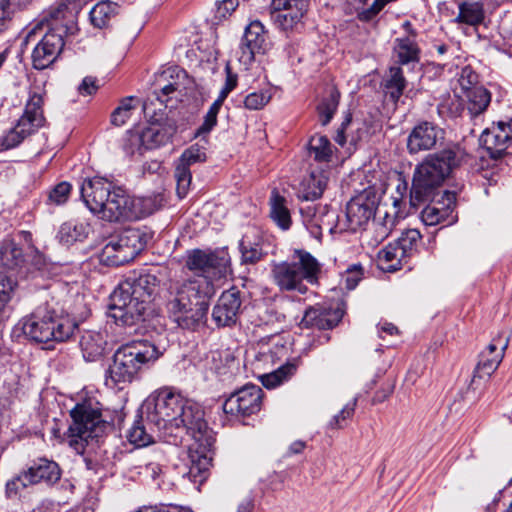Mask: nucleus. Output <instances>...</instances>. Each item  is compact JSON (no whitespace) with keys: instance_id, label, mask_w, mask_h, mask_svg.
<instances>
[{"instance_id":"7","label":"nucleus","mask_w":512,"mask_h":512,"mask_svg":"<svg viewBox=\"0 0 512 512\" xmlns=\"http://www.w3.org/2000/svg\"><path fill=\"white\" fill-rule=\"evenodd\" d=\"M159 283L157 276L151 272H133L127 276L111 295V317L127 326L144 320L157 294Z\"/></svg>"},{"instance_id":"37","label":"nucleus","mask_w":512,"mask_h":512,"mask_svg":"<svg viewBox=\"0 0 512 512\" xmlns=\"http://www.w3.org/2000/svg\"><path fill=\"white\" fill-rule=\"evenodd\" d=\"M145 422L147 423L145 413L142 410L139 419L134 421L127 432L128 441L136 447H144L153 442V436L147 431Z\"/></svg>"},{"instance_id":"14","label":"nucleus","mask_w":512,"mask_h":512,"mask_svg":"<svg viewBox=\"0 0 512 512\" xmlns=\"http://www.w3.org/2000/svg\"><path fill=\"white\" fill-rule=\"evenodd\" d=\"M264 393L260 386L247 384L232 393L223 404L226 414L250 416L261 410Z\"/></svg>"},{"instance_id":"15","label":"nucleus","mask_w":512,"mask_h":512,"mask_svg":"<svg viewBox=\"0 0 512 512\" xmlns=\"http://www.w3.org/2000/svg\"><path fill=\"white\" fill-rule=\"evenodd\" d=\"M310 0H272L271 19L282 30L297 28L308 11Z\"/></svg>"},{"instance_id":"13","label":"nucleus","mask_w":512,"mask_h":512,"mask_svg":"<svg viewBox=\"0 0 512 512\" xmlns=\"http://www.w3.org/2000/svg\"><path fill=\"white\" fill-rule=\"evenodd\" d=\"M60 477L61 469L56 462L40 458L9 480L6 484V492L9 496L17 495L23 489L41 482L54 484L60 480Z\"/></svg>"},{"instance_id":"40","label":"nucleus","mask_w":512,"mask_h":512,"mask_svg":"<svg viewBox=\"0 0 512 512\" xmlns=\"http://www.w3.org/2000/svg\"><path fill=\"white\" fill-rule=\"evenodd\" d=\"M309 152L318 162H329L333 155L332 145L324 135H314L309 141Z\"/></svg>"},{"instance_id":"43","label":"nucleus","mask_w":512,"mask_h":512,"mask_svg":"<svg viewBox=\"0 0 512 512\" xmlns=\"http://www.w3.org/2000/svg\"><path fill=\"white\" fill-rule=\"evenodd\" d=\"M134 97H126L121 100L119 106L113 111L111 115V123L115 126L124 125L131 117L133 110L136 108L133 105Z\"/></svg>"},{"instance_id":"1","label":"nucleus","mask_w":512,"mask_h":512,"mask_svg":"<svg viewBox=\"0 0 512 512\" xmlns=\"http://www.w3.org/2000/svg\"><path fill=\"white\" fill-rule=\"evenodd\" d=\"M185 267L194 276L171 284L166 309L179 327L194 329L206 319L214 281L230 272V257L224 250L193 249L187 252Z\"/></svg>"},{"instance_id":"49","label":"nucleus","mask_w":512,"mask_h":512,"mask_svg":"<svg viewBox=\"0 0 512 512\" xmlns=\"http://www.w3.org/2000/svg\"><path fill=\"white\" fill-rule=\"evenodd\" d=\"M271 100L267 91L252 92L245 97L244 106L249 110L262 109Z\"/></svg>"},{"instance_id":"39","label":"nucleus","mask_w":512,"mask_h":512,"mask_svg":"<svg viewBox=\"0 0 512 512\" xmlns=\"http://www.w3.org/2000/svg\"><path fill=\"white\" fill-rule=\"evenodd\" d=\"M404 256L397 244L388 245L378 252L379 265L383 270L396 271L400 269L401 258Z\"/></svg>"},{"instance_id":"38","label":"nucleus","mask_w":512,"mask_h":512,"mask_svg":"<svg viewBox=\"0 0 512 512\" xmlns=\"http://www.w3.org/2000/svg\"><path fill=\"white\" fill-rule=\"evenodd\" d=\"M405 87L406 80L402 69L400 67H391L385 80V88L390 99L396 103L402 96Z\"/></svg>"},{"instance_id":"27","label":"nucleus","mask_w":512,"mask_h":512,"mask_svg":"<svg viewBox=\"0 0 512 512\" xmlns=\"http://www.w3.org/2000/svg\"><path fill=\"white\" fill-rule=\"evenodd\" d=\"M262 245L263 240L258 234H244L239 242L241 263L245 265H254L261 261L266 254L263 251Z\"/></svg>"},{"instance_id":"2","label":"nucleus","mask_w":512,"mask_h":512,"mask_svg":"<svg viewBox=\"0 0 512 512\" xmlns=\"http://www.w3.org/2000/svg\"><path fill=\"white\" fill-rule=\"evenodd\" d=\"M468 154L458 144L447 146L439 152L429 154L416 166L410 189V204L418 207L426 202H434L440 188L455 169L467 161ZM446 198L442 206L440 202L429 203L421 212V219L427 226H434L446 220L454 203L453 193L445 191L441 196Z\"/></svg>"},{"instance_id":"28","label":"nucleus","mask_w":512,"mask_h":512,"mask_svg":"<svg viewBox=\"0 0 512 512\" xmlns=\"http://www.w3.org/2000/svg\"><path fill=\"white\" fill-rule=\"evenodd\" d=\"M175 132L176 127L174 125L151 124L141 132L144 149L150 150L165 145Z\"/></svg>"},{"instance_id":"16","label":"nucleus","mask_w":512,"mask_h":512,"mask_svg":"<svg viewBox=\"0 0 512 512\" xmlns=\"http://www.w3.org/2000/svg\"><path fill=\"white\" fill-rule=\"evenodd\" d=\"M445 132L438 125L422 121L418 123L409 133L407 138V149L410 154L433 149L439 141L444 139Z\"/></svg>"},{"instance_id":"8","label":"nucleus","mask_w":512,"mask_h":512,"mask_svg":"<svg viewBox=\"0 0 512 512\" xmlns=\"http://www.w3.org/2000/svg\"><path fill=\"white\" fill-rule=\"evenodd\" d=\"M163 350L148 340H134L120 346L106 371V384L119 386L131 383L139 372L155 363Z\"/></svg>"},{"instance_id":"35","label":"nucleus","mask_w":512,"mask_h":512,"mask_svg":"<svg viewBox=\"0 0 512 512\" xmlns=\"http://www.w3.org/2000/svg\"><path fill=\"white\" fill-rule=\"evenodd\" d=\"M484 8L480 2H462L455 21L471 26L479 25L484 20Z\"/></svg>"},{"instance_id":"17","label":"nucleus","mask_w":512,"mask_h":512,"mask_svg":"<svg viewBox=\"0 0 512 512\" xmlns=\"http://www.w3.org/2000/svg\"><path fill=\"white\" fill-rule=\"evenodd\" d=\"M194 442L189 447V466L183 477L194 484L201 485L208 477L212 460L210 452L215 440L208 447L202 445L201 441L194 440Z\"/></svg>"},{"instance_id":"53","label":"nucleus","mask_w":512,"mask_h":512,"mask_svg":"<svg viewBox=\"0 0 512 512\" xmlns=\"http://www.w3.org/2000/svg\"><path fill=\"white\" fill-rule=\"evenodd\" d=\"M239 0H222L217 5V17L219 19L226 18L227 16L231 15L233 11L238 7Z\"/></svg>"},{"instance_id":"24","label":"nucleus","mask_w":512,"mask_h":512,"mask_svg":"<svg viewBox=\"0 0 512 512\" xmlns=\"http://www.w3.org/2000/svg\"><path fill=\"white\" fill-rule=\"evenodd\" d=\"M458 97L465 104L459 115L468 117L471 120L483 114L491 101V94L484 87L468 90L467 94L459 95Z\"/></svg>"},{"instance_id":"10","label":"nucleus","mask_w":512,"mask_h":512,"mask_svg":"<svg viewBox=\"0 0 512 512\" xmlns=\"http://www.w3.org/2000/svg\"><path fill=\"white\" fill-rule=\"evenodd\" d=\"M146 235L139 229L128 228L111 236L101 251L100 260L108 266H121L134 260L145 248Z\"/></svg>"},{"instance_id":"6","label":"nucleus","mask_w":512,"mask_h":512,"mask_svg":"<svg viewBox=\"0 0 512 512\" xmlns=\"http://www.w3.org/2000/svg\"><path fill=\"white\" fill-rule=\"evenodd\" d=\"M379 198L374 189H365L354 196L346 205L343 218L327 206L316 207L308 205L301 209L306 224L315 226L320 231L356 232L363 229L374 218Z\"/></svg>"},{"instance_id":"29","label":"nucleus","mask_w":512,"mask_h":512,"mask_svg":"<svg viewBox=\"0 0 512 512\" xmlns=\"http://www.w3.org/2000/svg\"><path fill=\"white\" fill-rule=\"evenodd\" d=\"M294 256L297 261L293 264L299 267L303 280L310 284H316L321 273L320 262L312 254L302 249L295 250Z\"/></svg>"},{"instance_id":"3","label":"nucleus","mask_w":512,"mask_h":512,"mask_svg":"<svg viewBox=\"0 0 512 512\" xmlns=\"http://www.w3.org/2000/svg\"><path fill=\"white\" fill-rule=\"evenodd\" d=\"M142 409L147 424L165 434L178 436L185 432L205 447L214 441V433L208 428L202 408L172 388L158 390Z\"/></svg>"},{"instance_id":"4","label":"nucleus","mask_w":512,"mask_h":512,"mask_svg":"<svg viewBox=\"0 0 512 512\" xmlns=\"http://www.w3.org/2000/svg\"><path fill=\"white\" fill-rule=\"evenodd\" d=\"M82 6V0H65L50 8L43 19L28 31L26 44L42 35L32 52L35 69L43 70L57 59L64 47V35H73L77 31L76 16Z\"/></svg>"},{"instance_id":"50","label":"nucleus","mask_w":512,"mask_h":512,"mask_svg":"<svg viewBox=\"0 0 512 512\" xmlns=\"http://www.w3.org/2000/svg\"><path fill=\"white\" fill-rule=\"evenodd\" d=\"M15 5L10 0H0V34L7 30Z\"/></svg>"},{"instance_id":"44","label":"nucleus","mask_w":512,"mask_h":512,"mask_svg":"<svg viewBox=\"0 0 512 512\" xmlns=\"http://www.w3.org/2000/svg\"><path fill=\"white\" fill-rule=\"evenodd\" d=\"M204 161H206L205 149L198 144H194L184 150L177 163L190 168L191 165Z\"/></svg>"},{"instance_id":"9","label":"nucleus","mask_w":512,"mask_h":512,"mask_svg":"<svg viewBox=\"0 0 512 512\" xmlns=\"http://www.w3.org/2000/svg\"><path fill=\"white\" fill-rule=\"evenodd\" d=\"M77 324L67 318H59L49 310L48 306L38 307L30 317L22 322V331L29 339L47 343L49 341L63 342L73 334Z\"/></svg>"},{"instance_id":"41","label":"nucleus","mask_w":512,"mask_h":512,"mask_svg":"<svg viewBox=\"0 0 512 512\" xmlns=\"http://www.w3.org/2000/svg\"><path fill=\"white\" fill-rule=\"evenodd\" d=\"M339 98L340 94L338 90L331 88L327 96L323 97L317 106L322 125H327L333 118V115L339 104Z\"/></svg>"},{"instance_id":"54","label":"nucleus","mask_w":512,"mask_h":512,"mask_svg":"<svg viewBox=\"0 0 512 512\" xmlns=\"http://www.w3.org/2000/svg\"><path fill=\"white\" fill-rule=\"evenodd\" d=\"M98 90L97 79L92 76H87L82 80L78 87V92L81 95H92Z\"/></svg>"},{"instance_id":"45","label":"nucleus","mask_w":512,"mask_h":512,"mask_svg":"<svg viewBox=\"0 0 512 512\" xmlns=\"http://www.w3.org/2000/svg\"><path fill=\"white\" fill-rule=\"evenodd\" d=\"M71 188V184L68 182H61L57 184L49 192L47 203L57 206L66 203L70 196Z\"/></svg>"},{"instance_id":"23","label":"nucleus","mask_w":512,"mask_h":512,"mask_svg":"<svg viewBox=\"0 0 512 512\" xmlns=\"http://www.w3.org/2000/svg\"><path fill=\"white\" fill-rule=\"evenodd\" d=\"M342 317L343 311L339 308L328 309L323 306H315L305 311L300 324L303 328L325 330L335 327Z\"/></svg>"},{"instance_id":"61","label":"nucleus","mask_w":512,"mask_h":512,"mask_svg":"<svg viewBox=\"0 0 512 512\" xmlns=\"http://www.w3.org/2000/svg\"><path fill=\"white\" fill-rule=\"evenodd\" d=\"M225 71H226V81H225L224 88L232 91L237 85V75L233 74L231 72V68L228 64L225 67Z\"/></svg>"},{"instance_id":"21","label":"nucleus","mask_w":512,"mask_h":512,"mask_svg":"<svg viewBox=\"0 0 512 512\" xmlns=\"http://www.w3.org/2000/svg\"><path fill=\"white\" fill-rule=\"evenodd\" d=\"M272 277L274 282L281 290L298 291L301 294L306 293L307 286L303 283L299 267L289 262H281L273 265Z\"/></svg>"},{"instance_id":"57","label":"nucleus","mask_w":512,"mask_h":512,"mask_svg":"<svg viewBox=\"0 0 512 512\" xmlns=\"http://www.w3.org/2000/svg\"><path fill=\"white\" fill-rule=\"evenodd\" d=\"M476 369H474L473 377L468 387V392L473 391L476 392L478 390L482 391L484 388V384L488 381L490 377L476 376ZM481 392H479L478 397H480Z\"/></svg>"},{"instance_id":"18","label":"nucleus","mask_w":512,"mask_h":512,"mask_svg":"<svg viewBox=\"0 0 512 512\" xmlns=\"http://www.w3.org/2000/svg\"><path fill=\"white\" fill-rule=\"evenodd\" d=\"M240 291L232 288L222 293L213 308L212 318L219 327L236 324L241 312Z\"/></svg>"},{"instance_id":"5","label":"nucleus","mask_w":512,"mask_h":512,"mask_svg":"<svg viewBox=\"0 0 512 512\" xmlns=\"http://www.w3.org/2000/svg\"><path fill=\"white\" fill-rule=\"evenodd\" d=\"M80 193L88 209L109 222L133 221L150 214L146 200L130 196L101 177L85 179Z\"/></svg>"},{"instance_id":"59","label":"nucleus","mask_w":512,"mask_h":512,"mask_svg":"<svg viewBox=\"0 0 512 512\" xmlns=\"http://www.w3.org/2000/svg\"><path fill=\"white\" fill-rule=\"evenodd\" d=\"M351 122V115L348 114L344 121L342 122L340 128L337 130V133H336V136H335V141L336 143H338L340 146H344V144L346 143V136H345V131H346V128L347 126L350 124Z\"/></svg>"},{"instance_id":"31","label":"nucleus","mask_w":512,"mask_h":512,"mask_svg":"<svg viewBox=\"0 0 512 512\" xmlns=\"http://www.w3.org/2000/svg\"><path fill=\"white\" fill-rule=\"evenodd\" d=\"M270 217L282 230H288L291 226V214L287 206V200L273 189L269 199Z\"/></svg>"},{"instance_id":"22","label":"nucleus","mask_w":512,"mask_h":512,"mask_svg":"<svg viewBox=\"0 0 512 512\" xmlns=\"http://www.w3.org/2000/svg\"><path fill=\"white\" fill-rule=\"evenodd\" d=\"M508 342V338L504 341H501L500 338L492 340L479 355V361L475 367L476 376L491 377L503 360Z\"/></svg>"},{"instance_id":"46","label":"nucleus","mask_w":512,"mask_h":512,"mask_svg":"<svg viewBox=\"0 0 512 512\" xmlns=\"http://www.w3.org/2000/svg\"><path fill=\"white\" fill-rule=\"evenodd\" d=\"M421 235L416 229H409L402 234L397 241V246L403 251V254L409 255L413 251L416 244L420 241Z\"/></svg>"},{"instance_id":"47","label":"nucleus","mask_w":512,"mask_h":512,"mask_svg":"<svg viewBox=\"0 0 512 512\" xmlns=\"http://www.w3.org/2000/svg\"><path fill=\"white\" fill-rule=\"evenodd\" d=\"M142 139V133L129 131L123 141V149L126 154L134 155L137 152L142 154L145 150Z\"/></svg>"},{"instance_id":"56","label":"nucleus","mask_w":512,"mask_h":512,"mask_svg":"<svg viewBox=\"0 0 512 512\" xmlns=\"http://www.w3.org/2000/svg\"><path fill=\"white\" fill-rule=\"evenodd\" d=\"M213 361L224 360V366L231 368L235 364V357L229 350H218L212 354Z\"/></svg>"},{"instance_id":"32","label":"nucleus","mask_w":512,"mask_h":512,"mask_svg":"<svg viewBox=\"0 0 512 512\" xmlns=\"http://www.w3.org/2000/svg\"><path fill=\"white\" fill-rule=\"evenodd\" d=\"M105 337L102 333L87 331L81 336L80 346L87 361L99 359L105 350Z\"/></svg>"},{"instance_id":"51","label":"nucleus","mask_w":512,"mask_h":512,"mask_svg":"<svg viewBox=\"0 0 512 512\" xmlns=\"http://www.w3.org/2000/svg\"><path fill=\"white\" fill-rule=\"evenodd\" d=\"M356 399H354L351 403H348L337 415L333 417V419L330 421L329 425L331 428H341L342 421H345L346 419L350 418L355 410L356 406Z\"/></svg>"},{"instance_id":"55","label":"nucleus","mask_w":512,"mask_h":512,"mask_svg":"<svg viewBox=\"0 0 512 512\" xmlns=\"http://www.w3.org/2000/svg\"><path fill=\"white\" fill-rule=\"evenodd\" d=\"M217 124V115L207 111L202 125L197 129V135L209 133Z\"/></svg>"},{"instance_id":"19","label":"nucleus","mask_w":512,"mask_h":512,"mask_svg":"<svg viewBox=\"0 0 512 512\" xmlns=\"http://www.w3.org/2000/svg\"><path fill=\"white\" fill-rule=\"evenodd\" d=\"M266 37L264 25L258 21H251L246 27L239 50V61L248 67L255 59L256 53H264Z\"/></svg>"},{"instance_id":"63","label":"nucleus","mask_w":512,"mask_h":512,"mask_svg":"<svg viewBox=\"0 0 512 512\" xmlns=\"http://www.w3.org/2000/svg\"><path fill=\"white\" fill-rule=\"evenodd\" d=\"M402 29L404 30V32L406 33V36L405 37H411L413 38L414 40L416 39V36H417V32L416 30L413 28V25L410 21H405L403 22L402 24Z\"/></svg>"},{"instance_id":"64","label":"nucleus","mask_w":512,"mask_h":512,"mask_svg":"<svg viewBox=\"0 0 512 512\" xmlns=\"http://www.w3.org/2000/svg\"><path fill=\"white\" fill-rule=\"evenodd\" d=\"M305 443L303 441H295L293 442L290 447H289V452L291 454H299L303 451V449L305 448Z\"/></svg>"},{"instance_id":"36","label":"nucleus","mask_w":512,"mask_h":512,"mask_svg":"<svg viewBox=\"0 0 512 512\" xmlns=\"http://www.w3.org/2000/svg\"><path fill=\"white\" fill-rule=\"evenodd\" d=\"M394 51L401 64H408L419 60L420 49L416 41L411 37L397 38L395 40Z\"/></svg>"},{"instance_id":"52","label":"nucleus","mask_w":512,"mask_h":512,"mask_svg":"<svg viewBox=\"0 0 512 512\" xmlns=\"http://www.w3.org/2000/svg\"><path fill=\"white\" fill-rule=\"evenodd\" d=\"M386 5L380 0H374L370 7L359 11L357 17L360 21L368 22L372 20Z\"/></svg>"},{"instance_id":"20","label":"nucleus","mask_w":512,"mask_h":512,"mask_svg":"<svg viewBox=\"0 0 512 512\" xmlns=\"http://www.w3.org/2000/svg\"><path fill=\"white\" fill-rule=\"evenodd\" d=\"M482 140L491 156L500 158L504 151L512 145V118L507 122L500 121L492 129L485 130Z\"/></svg>"},{"instance_id":"58","label":"nucleus","mask_w":512,"mask_h":512,"mask_svg":"<svg viewBox=\"0 0 512 512\" xmlns=\"http://www.w3.org/2000/svg\"><path fill=\"white\" fill-rule=\"evenodd\" d=\"M143 470L144 474L151 477V479H153L154 481L159 480L160 476L163 473L161 465L155 462H150L146 464Z\"/></svg>"},{"instance_id":"42","label":"nucleus","mask_w":512,"mask_h":512,"mask_svg":"<svg viewBox=\"0 0 512 512\" xmlns=\"http://www.w3.org/2000/svg\"><path fill=\"white\" fill-rule=\"evenodd\" d=\"M174 177L176 180V192L179 198H184L190 189L192 174L190 168L183 164L176 163L174 170Z\"/></svg>"},{"instance_id":"11","label":"nucleus","mask_w":512,"mask_h":512,"mask_svg":"<svg viewBox=\"0 0 512 512\" xmlns=\"http://www.w3.org/2000/svg\"><path fill=\"white\" fill-rule=\"evenodd\" d=\"M43 102V96L40 93H30L22 116L16 125L0 138V151L17 147L44 125Z\"/></svg>"},{"instance_id":"25","label":"nucleus","mask_w":512,"mask_h":512,"mask_svg":"<svg viewBox=\"0 0 512 512\" xmlns=\"http://www.w3.org/2000/svg\"><path fill=\"white\" fill-rule=\"evenodd\" d=\"M326 171H312L300 185L298 198L305 201H313L320 198L328 184Z\"/></svg>"},{"instance_id":"30","label":"nucleus","mask_w":512,"mask_h":512,"mask_svg":"<svg viewBox=\"0 0 512 512\" xmlns=\"http://www.w3.org/2000/svg\"><path fill=\"white\" fill-rule=\"evenodd\" d=\"M119 5L110 0H102L96 3L90 10L91 24L99 29L108 28L112 20L119 13Z\"/></svg>"},{"instance_id":"34","label":"nucleus","mask_w":512,"mask_h":512,"mask_svg":"<svg viewBox=\"0 0 512 512\" xmlns=\"http://www.w3.org/2000/svg\"><path fill=\"white\" fill-rule=\"evenodd\" d=\"M89 231L90 227L87 223L68 221L61 225L58 238L60 242L69 245L86 238Z\"/></svg>"},{"instance_id":"62","label":"nucleus","mask_w":512,"mask_h":512,"mask_svg":"<svg viewBox=\"0 0 512 512\" xmlns=\"http://www.w3.org/2000/svg\"><path fill=\"white\" fill-rule=\"evenodd\" d=\"M254 502L252 499H244L238 506L237 512H253Z\"/></svg>"},{"instance_id":"33","label":"nucleus","mask_w":512,"mask_h":512,"mask_svg":"<svg viewBox=\"0 0 512 512\" xmlns=\"http://www.w3.org/2000/svg\"><path fill=\"white\" fill-rule=\"evenodd\" d=\"M298 366L299 361L297 359L288 361L275 371L262 375L260 377L261 382L266 388L273 389L290 379L296 373Z\"/></svg>"},{"instance_id":"12","label":"nucleus","mask_w":512,"mask_h":512,"mask_svg":"<svg viewBox=\"0 0 512 512\" xmlns=\"http://www.w3.org/2000/svg\"><path fill=\"white\" fill-rule=\"evenodd\" d=\"M72 424L66 432V440L76 452L82 453L90 438L96 437L101 423V413L89 403L77 404L70 412Z\"/></svg>"},{"instance_id":"48","label":"nucleus","mask_w":512,"mask_h":512,"mask_svg":"<svg viewBox=\"0 0 512 512\" xmlns=\"http://www.w3.org/2000/svg\"><path fill=\"white\" fill-rule=\"evenodd\" d=\"M458 83L461 90L460 95L467 94L468 90H474V88L480 87L478 85V75L470 67H464L461 70Z\"/></svg>"},{"instance_id":"26","label":"nucleus","mask_w":512,"mask_h":512,"mask_svg":"<svg viewBox=\"0 0 512 512\" xmlns=\"http://www.w3.org/2000/svg\"><path fill=\"white\" fill-rule=\"evenodd\" d=\"M24 262L22 249L13 241L6 240L0 246V273L12 276L14 269L21 266ZM17 283V281H15Z\"/></svg>"},{"instance_id":"60","label":"nucleus","mask_w":512,"mask_h":512,"mask_svg":"<svg viewBox=\"0 0 512 512\" xmlns=\"http://www.w3.org/2000/svg\"><path fill=\"white\" fill-rule=\"evenodd\" d=\"M394 225L395 218L390 216L387 212H385L384 220L381 227L382 231L380 232L382 238H385L388 235V233L391 231Z\"/></svg>"}]
</instances>
